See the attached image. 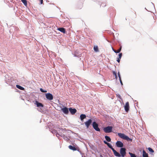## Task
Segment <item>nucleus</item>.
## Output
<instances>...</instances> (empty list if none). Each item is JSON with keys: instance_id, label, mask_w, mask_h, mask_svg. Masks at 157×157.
Returning a JSON list of instances; mask_svg holds the SVG:
<instances>
[{"instance_id": "f8f14e48", "label": "nucleus", "mask_w": 157, "mask_h": 157, "mask_svg": "<svg viewBox=\"0 0 157 157\" xmlns=\"http://www.w3.org/2000/svg\"><path fill=\"white\" fill-rule=\"evenodd\" d=\"M69 110L72 114H75L77 112V110L76 109H72V108H69Z\"/></svg>"}, {"instance_id": "a878e982", "label": "nucleus", "mask_w": 157, "mask_h": 157, "mask_svg": "<svg viewBox=\"0 0 157 157\" xmlns=\"http://www.w3.org/2000/svg\"><path fill=\"white\" fill-rule=\"evenodd\" d=\"M94 50L95 51L97 52L98 51V47L97 46H94Z\"/></svg>"}, {"instance_id": "4468645a", "label": "nucleus", "mask_w": 157, "mask_h": 157, "mask_svg": "<svg viewBox=\"0 0 157 157\" xmlns=\"http://www.w3.org/2000/svg\"><path fill=\"white\" fill-rule=\"evenodd\" d=\"M35 104L36 105L37 107H43L44 105L41 103L37 101H35Z\"/></svg>"}, {"instance_id": "7ed1b4c3", "label": "nucleus", "mask_w": 157, "mask_h": 157, "mask_svg": "<svg viewBox=\"0 0 157 157\" xmlns=\"http://www.w3.org/2000/svg\"><path fill=\"white\" fill-rule=\"evenodd\" d=\"M108 33L110 35V36L109 37V39H111L112 40L109 41V40L107 39H106V40L107 41H108V42L112 43L114 41L115 37L114 36V34L113 32L109 31H108Z\"/></svg>"}, {"instance_id": "423d86ee", "label": "nucleus", "mask_w": 157, "mask_h": 157, "mask_svg": "<svg viewBox=\"0 0 157 157\" xmlns=\"http://www.w3.org/2000/svg\"><path fill=\"white\" fill-rule=\"evenodd\" d=\"M46 98L49 100H51L53 99V96L50 93H48L45 94Z\"/></svg>"}, {"instance_id": "aec40b11", "label": "nucleus", "mask_w": 157, "mask_h": 157, "mask_svg": "<svg viewBox=\"0 0 157 157\" xmlns=\"http://www.w3.org/2000/svg\"><path fill=\"white\" fill-rule=\"evenodd\" d=\"M147 149L148 151L151 154H152V153L154 152V151L152 149V148H151L150 147H149L147 148Z\"/></svg>"}, {"instance_id": "393cba45", "label": "nucleus", "mask_w": 157, "mask_h": 157, "mask_svg": "<svg viewBox=\"0 0 157 157\" xmlns=\"http://www.w3.org/2000/svg\"><path fill=\"white\" fill-rule=\"evenodd\" d=\"M106 5V3L105 2H103L101 3L100 6L103 7H105Z\"/></svg>"}, {"instance_id": "4c0bfd02", "label": "nucleus", "mask_w": 157, "mask_h": 157, "mask_svg": "<svg viewBox=\"0 0 157 157\" xmlns=\"http://www.w3.org/2000/svg\"><path fill=\"white\" fill-rule=\"evenodd\" d=\"M98 74H99V77L100 76H101V77L102 76L101 75V74H100L99 73H98Z\"/></svg>"}, {"instance_id": "c85d7f7f", "label": "nucleus", "mask_w": 157, "mask_h": 157, "mask_svg": "<svg viewBox=\"0 0 157 157\" xmlns=\"http://www.w3.org/2000/svg\"><path fill=\"white\" fill-rule=\"evenodd\" d=\"M117 74H118V77H119V78L120 79V78H121V75H120V73L119 71H118V72Z\"/></svg>"}, {"instance_id": "f03ea898", "label": "nucleus", "mask_w": 157, "mask_h": 157, "mask_svg": "<svg viewBox=\"0 0 157 157\" xmlns=\"http://www.w3.org/2000/svg\"><path fill=\"white\" fill-rule=\"evenodd\" d=\"M117 135L118 136L121 138L126 140L127 141H130L131 142H132V139L130 138L128 136L125 135L124 133H117Z\"/></svg>"}, {"instance_id": "9d476101", "label": "nucleus", "mask_w": 157, "mask_h": 157, "mask_svg": "<svg viewBox=\"0 0 157 157\" xmlns=\"http://www.w3.org/2000/svg\"><path fill=\"white\" fill-rule=\"evenodd\" d=\"M92 125L94 128L96 130L98 131V124L95 122H94L93 123Z\"/></svg>"}, {"instance_id": "58836bf2", "label": "nucleus", "mask_w": 157, "mask_h": 157, "mask_svg": "<svg viewBox=\"0 0 157 157\" xmlns=\"http://www.w3.org/2000/svg\"><path fill=\"white\" fill-rule=\"evenodd\" d=\"M136 105L137 106V105H138V102H137V103H136Z\"/></svg>"}, {"instance_id": "bb28decb", "label": "nucleus", "mask_w": 157, "mask_h": 157, "mask_svg": "<svg viewBox=\"0 0 157 157\" xmlns=\"http://www.w3.org/2000/svg\"><path fill=\"white\" fill-rule=\"evenodd\" d=\"M116 95H117V97L118 98H119L121 99V100H122L120 94H116Z\"/></svg>"}, {"instance_id": "f3484780", "label": "nucleus", "mask_w": 157, "mask_h": 157, "mask_svg": "<svg viewBox=\"0 0 157 157\" xmlns=\"http://www.w3.org/2000/svg\"><path fill=\"white\" fill-rule=\"evenodd\" d=\"M105 138L106 140L108 142H110L111 141V139L108 136H105Z\"/></svg>"}, {"instance_id": "7c9ffc66", "label": "nucleus", "mask_w": 157, "mask_h": 157, "mask_svg": "<svg viewBox=\"0 0 157 157\" xmlns=\"http://www.w3.org/2000/svg\"><path fill=\"white\" fill-rule=\"evenodd\" d=\"M119 80L120 81V83H121V86H122L123 85V82H122V81L121 80V78H120V79L119 78Z\"/></svg>"}, {"instance_id": "c9c22d12", "label": "nucleus", "mask_w": 157, "mask_h": 157, "mask_svg": "<svg viewBox=\"0 0 157 157\" xmlns=\"http://www.w3.org/2000/svg\"><path fill=\"white\" fill-rule=\"evenodd\" d=\"M115 78L116 79H117V75H115Z\"/></svg>"}, {"instance_id": "0eeeda50", "label": "nucleus", "mask_w": 157, "mask_h": 157, "mask_svg": "<svg viewBox=\"0 0 157 157\" xmlns=\"http://www.w3.org/2000/svg\"><path fill=\"white\" fill-rule=\"evenodd\" d=\"M129 103L128 101L126 102L125 105H124V109L125 111L126 112H128L129 110Z\"/></svg>"}, {"instance_id": "473e14b6", "label": "nucleus", "mask_w": 157, "mask_h": 157, "mask_svg": "<svg viewBox=\"0 0 157 157\" xmlns=\"http://www.w3.org/2000/svg\"><path fill=\"white\" fill-rule=\"evenodd\" d=\"M103 142L105 144H107L108 143V142H107L106 140H104L103 141Z\"/></svg>"}, {"instance_id": "e433bc0d", "label": "nucleus", "mask_w": 157, "mask_h": 157, "mask_svg": "<svg viewBox=\"0 0 157 157\" xmlns=\"http://www.w3.org/2000/svg\"><path fill=\"white\" fill-rule=\"evenodd\" d=\"M151 3L153 5V6H154V8H155V6L154 5V4L152 2H151Z\"/></svg>"}, {"instance_id": "1a4fd4ad", "label": "nucleus", "mask_w": 157, "mask_h": 157, "mask_svg": "<svg viewBox=\"0 0 157 157\" xmlns=\"http://www.w3.org/2000/svg\"><path fill=\"white\" fill-rule=\"evenodd\" d=\"M140 151V155L139 156H138V157H142V152L141 151ZM142 155L143 157H148V154L144 150H143V151Z\"/></svg>"}, {"instance_id": "6e6552de", "label": "nucleus", "mask_w": 157, "mask_h": 157, "mask_svg": "<svg viewBox=\"0 0 157 157\" xmlns=\"http://www.w3.org/2000/svg\"><path fill=\"white\" fill-rule=\"evenodd\" d=\"M92 123V121L91 119H89L88 121L85 122V125H86V128H88L89 126Z\"/></svg>"}, {"instance_id": "72a5a7b5", "label": "nucleus", "mask_w": 157, "mask_h": 157, "mask_svg": "<svg viewBox=\"0 0 157 157\" xmlns=\"http://www.w3.org/2000/svg\"><path fill=\"white\" fill-rule=\"evenodd\" d=\"M120 59H120L119 58H117V61L118 62V63H120Z\"/></svg>"}, {"instance_id": "9b49d317", "label": "nucleus", "mask_w": 157, "mask_h": 157, "mask_svg": "<svg viewBox=\"0 0 157 157\" xmlns=\"http://www.w3.org/2000/svg\"><path fill=\"white\" fill-rule=\"evenodd\" d=\"M61 110L65 114H67L69 113L68 109L67 107H65L64 108H62L61 109Z\"/></svg>"}, {"instance_id": "ddd939ff", "label": "nucleus", "mask_w": 157, "mask_h": 157, "mask_svg": "<svg viewBox=\"0 0 157 157\" xmlns=\"http://www.w3.org/2000/svg\"><path fill=\"white\" fill-rule=\"evenodd\" d=\"M107 146L109 148H110V149H111L112 151H113V153H114V151H115V150L113 148V146H112V145L110 144L109 143H108L107 144Z\"/></svg>"}, {"instance_id": "412c9836", "label": "nucleus", "mask_w": 157, "mask_h": 157, "mask_svg": "<svg viewBox=\"0 0 157 157\" xmlns=\"http://www.w3.org/2000/svg\"><path fill=\"white\" fill-rule=\"evenodd\" d=\"M129 154L130 155V157H137V156L134 154H133L130 152H128Z\"/></svg>"}, {"instance_id": "4be33fe9", "label": "nucleus", "mask_w": 157, "mask_h": 157, "mask_svg": "<svg viewBox=\"0 0 157 157\" xmlns=\"http://www.w3.org/2000/svg\"><path fill=\"white\" fill-rule=\"evenodd\" d=\"M119 45L120 46V47L119 49L117 50V53H119L121 50L122 46L121 45V44H119Z\"/></svg>"}, {"instance_id": "ea45409f", "label": "nucleus", "mask_w": 157, "mask_h": 157, "mask_svg": "<svg viewBox=\"0 0 157 157\" xmlns=\"http://www.w3.org/2000/svg\"><path fill=\"white\" fill-rule=\"evenodd\" d=\"M100 129L99 128V132L100 131Z\"/></svg>"}, {"instance_id": "5701e85b", "label": "nucleus", "mask_w": 157, "mask_h": 157, "mask_svg": "<svg viewBox=\"0 0 157 157\" xmlns=\"http://www.w3.org/2000/svg\"><path fill=\"white\" fill-rule=\"evenodd\" d=\"M24 5L26 6L27 5V3L26 0H21Z\"/></svg>"}, {"instance_id": "a211bd4d", "label": "nucleus", "mask_w": 157, "mask_h": 157, "mask_svg": "<svg viewBox=\"0 0 157 157\" xmlns=\"http://www.w3.org/2000/svg\"><path fill=\"white\" fill-rule=\"evenodd\" d=\"M86 117V115L84 114H82L80 116V119L82 121Z\"/></svg>"}, {"instance_id": "2eb2a0df", "label": "nucleus", "mask_w": 157, "mask_h": 157, "mask_svg": "<svg viewBox=\"0 0 157 157\" xmlns=\"http://www.w3.org/2000/svg\"><path fill=\"white\" fill-rule=\"evenodd\" d=\"M58 30L64 33H65L66 32L65 29L63 28H59Z\"/></svg>"}, {"instance_id": "c756f323", "label": "nucleus", "mask_w": 157, "mask_h": 157, "mask_svg": "<svg viewBox=\"0 0 157 157\" xmlns=\"http://www.w3.org/2000/svg\"><path fill=\"white\" fill-rule=\"evenodd\" d=\"M113 75H117V72L116 71H113Z\"/></svg>"}, {"instance_id": "f704fd0d", "label": "nucleus", "mask_w": 157, "mask_h": 157, "mask_svg": "<svg viewBox=\"0 0 157 157\" xmlns=\"http://www.w3.org/2000/svg\"><path fill=\"white\" fill-rule=\"evenodd\" d=\"M40 4H42L43 2V0H40Z\"/></svg>"}, {"instance_id": "f257e3e1", "label": "nucleus", "mask_w": 157, "mask_h": 157, "mask_svg": "<svg viewBox=\"0 0 157 157\" xmlns=\"http://www.w3.org/2000/svg\"><path fill=\"white\" fill-rule=\"evenodd\" d=\"M126 149L125 148H121L120 149V152H117L116 150L114 151L113 153L115 156L118 157H125L126 154Z\"/></svg>"}, {"instance_id": "2f4dec72", "label": "nucleus", "mask_w": 157, "mask_h": 157, "mask_svg": "<svg viewBox=\"0 0 157 157\" xmlns=\"http://www.w3.org/2000/svg\"><path fill=\"white\" fill-rule=\"evenodd\" d=\"M112 49L113 50V51L115 53H117V51H116V50H115L113 48V47L112 46Z\"/></svg>"}, {"instance_id": "6ab92c4d", "label": "nucleus", "mask_w": 157, "mask_h": 157, "mask_svg": "<svg viewBox=\"0 0 157 157\" xmlns=\"http://www.w3.org/2000/svg\"><path fill=\"white\" fill-rule=\"evenodd\" d=\"M16 86L17 88H18V89H20L21 90H24V88H23V87L21 86H20L19 85H17Z\"/></svg>"}, {"instance_id": "39448f33", "label": "nucleus", "mask_w": 157, "mask_h": 157, "mask_svg": "<svg viewBox=\"0 0 157 157\" xmlns=\"http://www.w3.org/2000/svg\"><path fill=\"white\" fill-rule=\"evenodd\" d=\"M116 145L117 147L119 148H123V143L121 141H117L116 143Z\"/></svg>"}, {"instance_id": "cd10ccee", "label": "nucleus", "mask_w": 157, "mask_h": 157, "mask_svg": "<svg viewBox=\"0 0 157 157\" xmlns=\"http://www.w3.org/2000/svg\"><path fill=\"white\" fill-rule=\"evenodd\" d=\"M40 91L41 92H43V93H45V92H47V90H44L42 88H40Z\"/></svg>"}, {"instance_id": "dca6fc26", "label": "nucleus", "mask_w": 157, "mask_h": 157, "mask_svg": "<svg viewBox=\"0 0 157 157\" xmlns=\"http://www.w3.org/2000/svg\"><path fill=\"white\" fill-rule=\"evenodd\" d=\"M69 148L73 151H76L77 150L76 148L74 146H73L72 145H70L68 146Z\"/></svg>"}, {"instance_id": "b1692460", "label": "nucleus", "mask_w": 157, "mask_h": 157, "mask_svg": "<svg viewBox=\"0 0 157 157\" xmlns=\"http://www.w3.org/2000/svg\"><path fill=\"white\" fill-rule=\"evenodd\" d=\"M122 56V53H119L118 55V57L117 58L121 59V57Z\"/></svg>"}, {"instance_id": "20e7f679", "label": "nucleus", "mask_w": 157, "mask_h": 157, "mask_svg": "<svg viewBox=\"0 0 157 157\" xmlns=\"http://www.w3.org/2000/svg\"><path fill=\"white\" fill-rule=\"evenodd\" d=\"M103 130L106 133H110L112 132L113 127L112 126H108L103 128Z\"/></svg>"}]
</instances>
